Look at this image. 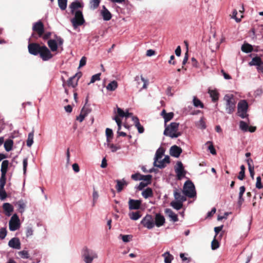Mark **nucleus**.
<instances>
[{
  "label": "nucleus",
  "instance_id": "obj_35",
  "mask_svg": "<svg viewBox=\"0 0 263 263\" xmlns=\"http://www.w3.org/2000/svg\"><path fill=\"white\" fill-rule=\"evenodd\" d=\"M162 256L164 258L165 263H171L174 258L173 256L171 255L169 252H166L163 253Z\"/></svg>",
  "mask_w": 263,
  "mask_h": 263
},
{
  "label": "nucleus",
  "instance_id": "obj_9",
  "mask_svg": "<svg viewBox=\"0 0 263 263\" xmlns=\"http://www.w3.org/2000/svg\"><path fill=\"white\" fill-rule=\"evenodd\" d=\"M175 171L178 179L180 180L185 176V171L183 164L181 161H178L175 167Z\"/></svg>",
  "mask_w": 263,
  "mask_h": 263
},
{
  "label": "nucleus",
  "instance_id": "obj_53",
  "mask_svg": "<svg viewBox=\"0 0 263 263\" xmlns=\"http://www.w3.org/2000/svg\"><path fill=\"white\" fill-rule=\"evenodd\" d=\"M7 235V230L5 228H2L0 229V238L3 239L5 238Z\"/></svg>",
  "mask_w": 263,
  "mask_h": 263
},
{
  "label": "nucleus",
  "instance_id": "obj_21",
  "mask_svg": "<svg viewBox=\"0 0 263 263\" xmlns=\"http://www.w3.org/2000/svg\"><path fill=\"white\" fill-rule=\"evenodd\" d=\"M165 213L168 215L173 222H177L178 220L177 215L171 209H165Z\"/></svg>",
  "mask_w": 263,
  "mask_h": 263
},
{
  "label": "nucleus",
  "instance_id": "obj_6",
  "mask_svg": "<svg viewBox=\"0 0 263 263\" xmlns=\"http://www.w3.org/2000/svg\"><path fill=\"white\" fill-rule=\"evenodd\" d=\"M73 14L74 16L71 20V22L73 28L76 29L85 23V20L82 12L80 10H76Z\"/></svg>",
  "mask_w": 263,
  "mask_h": 263
},
{
  "label": "nucleus",
  "instance_id": "obj_46",
  "mask_svg": "<svg viewBox=\"0 0 263 263\" xmlns=\"http://www.w3.org/2000/svg\"><path fill=\"white\" fill-rule=\"evenodd\" d=\"M6 174H1V177L0 178V189H4L5 185L6 184Z\"/></svg>",
  "mask_w": 263,
  "mask_h": 263
},
{
  "label": "nucleus",
  "instance_id": "obj_58",
  "mask_svg": "<svg viewBox=\"0 0 263 263\" xmlns=\"http://www.w3.org/2000/svg\"><path fill=\"white\" fill-rule=\"evenodd\" d=\"M23 173H24V174H26V171H27V167L28 165V158H25L23 159Z\"/></svg>",
  "mask_w": 263,
  "mask_h": 263
},
{
  "label": "nucleus",
  "instance_id": "obj_1",
  "mask_svg": "<svg viewBox=\"0 0 263 263\" xmlns=\"http://www.w3.org/2000/svg\"><path fill=\"white\" fill-rule=\"evenodd\" d=\"M179 123L172 122L170 125H165V129L163 134L171 138H178L181 135V133L178 131Z\"/></svg>",
  "mask_w": 263,
  "mask_h": 263
},
{
  "label": "nucleus",
  "instance_id": "obj_4",
  "mask_svg": "<svg viewBox=\"0 0 263 263\" xmlns=\"http://www.w3.org/2000/svg\"><path fill=\"white\" fill-rule=\"evenodd\" d=\"M183 193L185 196L189 198H194L196 196L195 185L191 181L187 180L184 183Z\"/></svg>",
  "mask_w": 263,
  "mask_h": 263
},
{
  "label": "nucleus",
  "instance_id": "obj_14",
  "mask_svg": "<svg viewBox=\"0 0 263 263\" xmlns=\"http://www.w3.org/2000/svg\"><path fill=\"white\" fill-rule=\"evenodd\" d=\"M81 75L76 73L74 76L70 77L67 81V85L69 87H75L78 85V82Z\"/></svg>",
  "mask_w": 263,
  "mask_h": 263
},
{
  "label": "nucleus",
  "instance_id": "obj_28",
  "mask_svg": "<svg viewBox=\"0 0 263 263\" xmlns=\"http://www.w3.org/2000/svg\"><path fill=\"white\" fill-rule=\"evenodd\" d=\"M129 217L133 220H137L141 217L140 211L131 212L128 213Z\"/></svg>",
  "mask_w": 263,
  "mask_h": 263
},
{
  "label": "nucleus",
  "instance_id": "obj_43",
  "mask_svg": "<svg viewBox=\"0 0 263 263\" xmlns=\"http://www.w3.org/2000/svg\"><path fill=\"white\" fill-rule=\"evenodd\" d=\"M100 3V0H90V7L92 9H97Z\"/></svg>",
  "mask_w": 263,
  "mask_h": 263
},
{
  "label": "nucleus",
  "instance_id": "obj_13",
  "mask_svg": "<svg viewBox=\"0 0 263 263\" xmlns=\"http://www.w3.org/2000/svg\"><path fill=\"white\" fill-rule=\"evenodd\" d=\"M182 152V150L181 147L177 145H173L170 148V154L173 157L178 158Z\"/></svg>",
  "mask_w": 263,
  "mask_h": 263
},
{
  "label": "nucleus",
  "instance_id": "obj_12",
  "mask_svg": "<svg viewBox=\"0 0 263 263\" xmlns=\"http://www.w3.org/2000/svg\"><path fill=\"white\" fill-rule=\"evenodd\" d=\"M39 54L43 61H48L52 58V54L50 51L45 45L42 46V49Z\"/></svg>",
  "mask_w": 263,
  "mask_h": 263
},
{
  "label": "nucleus",
  "instance_id": "obj_64",
  "mask_svg": "<svg viewBox=\"0 0 263 263\" xmlns=\"http://www.w3.org/2000/svg\"><path fill=\"white\" fill-rule=\"evenodd\" d=\"M141 175L139 173H135L131 176V178L134 180H140Z\"/></svg>",
  "mask_w": 263,
  "mask_h": 263
},
{
  "label": "nucleus",
  "instance_id": "obj_19",
  "mask_svg": "<svg viewBox=\"0 0 263 263\" xmlns=\"http://www.w3.org/2000/svg\"><path fill=\"white\" fill-rule=\"evenodd\" d=\"M165 163H170V157L168 156H165L164 159H163L162 160H158L156 165H154L160 168H163L166 166Z\"/></svg>",
  "mask_w": 263,
  "mask_h": 263
},
{
  "label": "nucleus",
  "instance_id": "obj_56",
  "mask_svg": "<svg viewBox=\"0 0 263 263\" xmlns=\"http://www.w3.org/2000/svg\"><path fill=\"white\" fill-rule=\"evenodd\" d=\"M219 247V242L217 240L214 239V240L212 241L211 243V248L212 250H216Z\"/></svg>",
  "mask_w": 263,
  "mask_h": 263
},
{
  "label": "nucleus",
  "instance_id": "obj_16",
  "mask_svg": "<svg viewBox=\"0 0 263 263\" xmlns=\"http://www.w3.org/2000/svg\"><path fill=\"white\" fill-rule=\"evenodd\" d=\"M141 204V201L140 200L129 199L128 201L129 209L130 210H138Z\"/></svg>",
  "mask_w": 263,
  "mask_h": 263
},
{
  "label": "nucleus",
  "instance_id": "obj_45",
  "mask_svg": "<svg viewBox=\"0 0 263 263\" xmlns=\"http://www.w3.org/2000/svg\"><path fill=\"white\" fill-rule=\"evenodd\" d=\"M106 136V141L107 142H110V138H112L113 136V132L111 129L107 128L105 131Z\"/></svg>",
  "mask_w": 263,
  "mask_h": 263
},
{
  "label": "nucleus",
  "instance_id": "obj_44",
  "mask_svg": "<svg viewBox=\"0 0 263 263\" xmlns=\"http://www.w3.org/2000/svg\"><path fill=\"white\" fill-rule=\"evenodd\" d=\"M58 5L62 10H64L67 8V0H58Z\"/></svg>",
  "mask_w": 263,
  "mask_h": 263
},
{
  "label": "nucleus",
  "instance_id": "obj_32",
  "mask_svg": "<svg viewBox=\"0 0 263 263\" xmlns=\"http://www.w3.org/2000/svg\"><path fill=\"white\" fill-rule=\"evenodd\" d=\"M82 7V6L81 4L79 2H73L69 6V8L71 9V12L72 14H74L76 9Z\"/></svg>",
  "mask_w": 263,
  "mask_h": 263
},
{
  "label": "nucleus",
  "instance_id": "obj_5",
  "mask_svg": "<svg viewBox=\"0 0 263 263\" xmlns=\"http://www.w3.org/2000/svg\"><path fill=\"white\" fill-rule=\"evenodd\" d=\"M248 108V104L246 100H240L237 105V114L238 116L242 119L248 116L247 111Z\"/></svg>",
  "mask_w": 263,
  "mask_h": 263
},
{
  "label": "nucleus",
  "instance_id": "obj_7",
  "mask_svg": "<svg viewBox=\"0 0 263 263\" xmlns=\"http://www.w3.org/2000/svg\"><path fill=\"white\" fill-rule=\"evenodd\" d=\"M141 224L148 229H152L155 227L154 220L153 216L147 214L141 221Z\"/></svg>",
  "mask_w": 263,
  "mask_h": 263
},
{
  "label": "nucleus",
  "instance_id": "obj_22",
  "mask_svg": "<svg viewBox=\"0 0 263 263\" xmlns=\"http://www.w3.org/2000/svg\"><path fill=\"white\" fill-rule=\"evenodd\" d=\"M261 58L259 57H255L253 58L251 61L249 63V65L251 66H256L257 67H259L262 63Z\"/></svg>",
  "mask_w": 263,
  "mask_h": 263
},
{
  "label": "nucleus",
  "instance_id": "obj_33",
  "mask_svg": "<svg viewBox=\"0 0 263 263\" xmlns=\"http://www.w3.org/2000/svg\"><path fill=\"white\" fill-rule=\"evenodd\" d=\"M118 87V83L116 81L114 80L111 81L107 86L106 89L108 91H114Z\"/></svg>",
  "mask_w": 263,
  "mask_h": 263
},
{
  "label": "nucleus",
  "instance_id": "obj_2",
  "mask_svg": "<svg viewBox=\"0 0 263 263\" xmlns=\"http://www.w3.org/2000/svg\"><path fill=\"white\" fill-rule=\"evenodd\" d=\"M226 111L228 114H232L235 110L236 102L233 95L227 94L224 96Z\"/></svg>",
  "mask_w": 263,
  "mask_h": 263
},
{
  "label": "nucleus",
  "instance_id": "obj_24",
  "mask_svg": "<svg viewBox=\"0 0 263 263\" xmlns=\"http://www.w3.org/2000/svg\"><path fill=\"white\" fill-rule=\"evenodd\" d=\"M116 181L117 182L116 188L118 192H120L123 190L124 186L127 185V182L124 179L117 180Z\"/></svg>",
  "mask_w": 263,
  "mask_h": 263
},
{
  "label": "nucleus",
  "instance_id": "obj_25",
  "mask_svg": "<svg viewBox=\"0 0 263 263\" xmlns=\"http://www.w3.org/2000/svg\"><path fill=\"white\" fill-rule=\"evenodd\" d=\"M48 45L51 51H56L58 49V43L55 40H49L47 42Z\"/></svg>",
  "mask_w": 263,
  "mask_h": 263
},
{
  "label": "nucleus",
  "instance_id": "obj_15",
  "mask_svg": "<svg viewBox=\"0 0 263 263\" xmlns=\"http://www.w3.org/2000/svg\"><path fill=\"white\" fill-rule=\"evenodd\" d=\"M10 247L15 249H21V242L20 239L17 237H13L8 242Z\"/></svg>",
  "mask_w": 263,
  "mask_h": 263
},
{
  "label": "nucleus",
  "instance_id": "obj_61",
  "mask_svg": "<svg viewBox=\"0 0 263 263\" xmlns=\"http://www.w3.org/2000/svg\"><path fill=\"white\" fill-rule=\"evenodd\" d=\"M114 120H115L117 124L118 125V130H120L121 128V125H122V121L121 120L118 118L117 117H115L113 118Z\"/></svg>",
  "mask_w": 263,
  "mask_h": 263
},
{
  "label": "nucleus",
  "instance_id": "obj_42",
  "mask_svg": "<svg viewBox=\"0 0 263 263\" xmlns=\"http://www.w3.org/2000/svg\"><path fill=\"white\" fill-rule=\"evenodd\" d=\"M105 145H106L107 147L109 148L112 152H115L121 148L120 146H117L114 144H110V142H107L106 144L105 143Z\"/></svg>",
  "mask_w": 263,
  "mask_h": 263
},
{
  "label": "nucleus",
  "instance_id": "obj_50",
  "mask_svg": "<svg viewBox=\"0 0 263 263\" xmlns=\"http://www.w3.org/2000/svg\"><path fill=\"white\" fill-rule=\"evenodd\" d=\"M100 76H101V73H97V74H96L95 75H93L91 77V78L90 82L88 84L89 85L90 84L93 83L97 81L100 80Z\"/></svg>",
  "mask_w": 263,
  "mask_h": 263
},
{
  "label": "nucleus",
  "instance_id": "obj_29",
  "mask_svg": "<svg viewBox=\"0 0 263 263\" xmlns=\"http://www.w3.org/2000/svg\"><path fill=\"white\" fill-rule=\"evenodd\" d=\"M142 195L145 199L152 197L153 196L152 189L150 187L146 188L142 192Z\"/></svg>",
  "mask_w": 263,
  "mask_h": 263
},
{
  "label": "nucleus",
  "instance_id": "obj_30",
  "mask_svg": "<svg viewBox=\"0 0 263 263\" xmlns=\"http://www.w3.org/2000/svg\"><path fill=\"white\" fill-rule=\"evenodd\" d=\"M13 145V141L11 139H7L4 143V147L7 152H10L12 150Z\"/></svg>",
  "mask_w": 263,
  "mask_h": 263
},
{
  "label": "nucleus",
  "instance_id": "obj_49",
  "mask_svg": "<svg viewBox=\"0 0 263 263\" xmlns=\"http://www.w3.org/2000/svg\"><path fill=\"white\" fill-rule=\"evenodd\" d=\"M210 144V145L208 146V149L209 151L210 152V153L212 154V155H216V151L213 145V143L211 141H208L206 143V144Z\"/></svg>",
  "mask_w": 263,
  "mask_h": 263
},
{
  "label": "nucleus",
  "instance_id": "obj_11",
  "mask_svg": "<svg viewBox=\"0 0 263 263\" xmlns=\"http://www.w3.org/2000/svg\"><path fill=\"white\" fill-rule=\"evenodd\" d=\"M32 30L33 31L36 32L39 37H42L44 33V26L43 23L39 21L33 24Z\"/></svg>",
  "mask_w": 263,
  "mask_h": 263
},
{
  "label": "nucleus",
  "instance_id": "obj_34",
  "mask_svg": "<svg viewBox=\"0 0 263 263\" xmlns=\"http://www.w3.org/2000/svg\"><path fill=\"white\" fill-rule=\"evenodd\" d=\"M9 164V161L7 160H4L2 162V165H1V169L2 174H6V175Z\"/></svg>",
  "mask_w": 263,
  "mask_h": 263
},
{
  "label": "nucleus",
  "instance_id": "obj_23",
  "mask_svg": "<svg viewBox=\"0 0 263 263\" xmlns=\"http://www.w3.org/2000/svg\"><path fill=\"white\" fill-rule=\"evenodd\" d=\"M161 115L164 118L165 125L166 122L172 120L174 117V114L173 112L166 113L164 109L161 111Z\"/></svg>",
  "mask_w": 263,
  "mask_h": 263
},
{
  "label": "nucleus",
  "instance_id": "obj_8",
  "mask_svg": "<svg viewBox=\"0 0 263 263\" xmlns=\"http://www.w3.org/2000/svg\"><path fill=\"white\" fill-rule=\"evenodd\" d=\"M20 219L16 214H14L11 217L9 222V229L11 231H14L20 228Z\"/></svg>",
  "mask_w": 263,
  "mask_h": 263
},
{
  "label": "nucleus",
  "instance_id": "obj_54",
  "mask_svg": "<svg viewBox=\"0 0 263 263\" xmlns=\"http://www.w3.org/2000/svg\"><path fill=\"white\" fill-rule=\"evenodd\" d=\"M7 195L4 189H0V199L1 200H4L7 198Z\"/></svg>",
  "mask_w": 263,
  "mask_h": 263
},
{
  "label": "nucleus",
  "instance_id": "obj_39",
  "mask_svg": "<svg viewBox=\"0 0 263 263\" xmlns=\"http://www.w3.org/2000/svg\"><path fill=\"white\" fill-rule=\"evenodd\" d=\"M193 105L196 107H199L201 108H203L204 107L203 104L197 99L196 97H194L193 100Z\"/></svg>",
  "mask_w": 263,
  "mask_h": 263
},
{
  "label": "nucleus",
  "instance_id": "obj_27",
  "mask_svg": "<svg viewBox=\"0 0 263 263\" xmlns=\"http://www.w3.org/2000/svg\"><path fill=\"white\" fill-rule=\"evenodd\" d=\"M245 190H246V188L244 186H241L239 188V193L238 200V204L239 205H241L244 201V199L243 198L242 196L245 192Z\"/></svg>",
  "mask_w": 263,
  "mask_h": 263
},
{
  "label": "nucleus",
  "instance_id": "obj_17",
  "mask_svg": "<svg viewBox=\"0 0 263 263\" xmlns=\"http://www.w3.org/2000/svg\"><path fill=\"white\" fill-rule=\"evenodd\" d=\"M164 217L160 214H156L155 215V226L156 225L157 227H160L162 226L165 223Z\"/></svg>",
  "mask_w": 263,
  "mask_h": 263
},
{
  "label": "nucleus",
  "instance_id": "obj_51",
  "mask_svg": "<svg viewBox=\"0 0 263 263\" xmlns=\"http://www.w3.org/2000/svg\"><path fill=\"white\" fill-rule=\"evenodd\" d=\"M120 237L122 238V240L124 242H128L132 240L133 236L130 235H120Z\"/></svg>",
  "mask_w": 263,
  "mask_h": 263
},
{
  "label": "nucleus",
  "instance_id": "obj_52",
  "mask_svg": "<svg viewBox=\"0 0 263 263\" xmlns=\"http://www.w3.org/2000/svg\"><path fill=\"white\" fill-rule=\"evenodd\" d=\"M33 234V230L31 227H27L26 230V235L27 237L31 236Z\"/></svg>",
  "mask_w": 263,
  "mask_h": 263
},
{
  "label": "nucleus",
  "instance_id": "obj_41",
  "mask_svg": "<svg viewBox=\"0 0 263 263\" xmlns=\"http://www.w3.org/2000/svg\"><path fill=\"white\" fill-rule=\"evenodd\" d=\"M209 93L213 101H216L218 99V93L216 90H210L209 91Z\"/></svg>",
  "mask_w": 263,
  "mask_h": 263
},
{
  "label": "nucleus",
  "instance_id": "obj_26",
  "mask_svg": "<svg viewBox=\"0 0 263 263\" xmlns=\"http://www.w3.org/2000/svg\"><path fill=\"white\" fill-rule=\"evenodd\" d=\"M164 151L163 149L159 148L157 150L155 157L154 159V165H156V163H157L159 159H161L164 154Z\"/></svg>",
  "mask_w": 263,
  "mask_h": 263
},
{
  "label": "nucleus",
  "instance_id": "obj_31",
  "mask_svg": "<svg viewBox=\"0 0 263 263\" xmlns=\"http://www.w3.org/2000/svg\"><path fill=\"white\" fill-rule=\"evenodd\" d=\"M4 210L7 212L8 215H10L11 213L13 211V206L9 203H4L3 205Z\"/></svg>",
  "mask_w": 263,
  "mask_h": 263
},
{
  "label": "nucleus",
  "instance_id": "obj_55",
  "mask_svg": "<svg viewBox=\"0 0 263 263\" xmlns=\"http://www.w3.org/2000/svg\"><path fill=\"white\" fill-rule=\"evenodd\" d=\"M92 197H93V204L92 205L94 206L98 197L99 195L98 192L95 190V188H93V191L92 193Z\"/></svg>",
  "mask_w": 263,
  "mask_h": 263
},
{
  "label": "nucleus",
  "instance_id": "obj_18",
  "mask_svg": "<svg viewBox=\"0 0 263 263\" xmlns=\"http://www.w3.org/2000/svg\"><path fill=\"white\" fill-rule=\"evenodd\" d=\"M174 196L176 201L183 202L186 200V196L182 195L181 192L176 189L174 191Z\"/></svg>",
  "mask_w": 263,
  "mask_h": 263
},
{
  "label": "nucleus",
  "instance_id": "obj_40",
  "mask_svg": "<svg viewBox=\"0 0 263 263\" xmlns=\"http://www.w3.org/2000/svg\"><path fill=\"white\" fill-rule=\"evenodd\" d=\"M33 137L34 134L33 132H31L29 133L28 136V139L27 140V145L28 147H31L33 143Z\"/></svg>",
  "mask_w": 263,
  "mask_h": 263
},
{
  "label": "nucleus",
  "instance_id": "obj_48",
  "mask_svg": "<svg viewBox=\"0 0 263 263\" xmlns=\"http://www.w3.org/2000/svg\"><path fill=\"white\" fill-rule=\"evenodd\" d=\"M152 177V176L151 175H141V176L140 178V180L145 181L147 182L146 183H147V184H148L151 183Z\"/></svg>",
  "mask_w": 263,
  "mask_h": 263
},
{
  "label": "nucleus",
  "instance_id": "obj_47",
  "mask_svg": "<svg viewBox=\"0 0 263 263\" xmlns=\"http://www.w3.org/2000/svg\"><path fill=\"white\" fill-rule=\"evenodd\" d=\"M239 128L243 132H247L248 130V125L245 122L240 121L239 122Z\"/></svg>",
  "mask_w": 263,
  "mask_h": 263
},
{
  "label": "nucleus",
  "instance_id": "obj_10",
  "mask_svg": "<svg viewBox=\"0 0 263 263\" xmlns=\"http://www.w3.org/2000/svg\"><path fill=\"white\" fill-rule=\"evenodd\" d=\"M42 48V46H40L37 43H30L28 46L29 52L34 55L39 54Z\"/></svg>",
  "mask_w": 263,
  "mask_h": 263
},
{
  "label": "nucleus",
  "instance_id": "obj_57",
  "mask_svg": "<svg viewBox=\"0 0 263 263\" xmlns=\"http://www.w3.org/2000/svg\"><path fill=\"white\" fill-rule=\"evenodd\" d=\"M256 187L258 189H260L262 187V185L261 184V179L260 176H258L256 178Z\"/></svg>",
  "mask_w": 263,
  "mask_h": 263
},
{
  "label": "nucleus",
  "instance_id": "obj_60",
  "mask_svg": "<svg viewBox=\"0 0 263 263\" xmlns=\"http://www.w3.org/2000/svg\"><path fill=\"white\" fill-rule=\"evenodd\" d=\"M135 126L137 127L139 133L142 134L144 132V129L142 125H141L140 122L137 123L135 125Z\"/></svg>",
  "mask_w": 263,
  "mask_h": 263
},
{
  "label": "nucleus",
  "instance_id": "obj_63",
  "mask_svg": "<svg viewBox=\"0 0 263 263\" xmlns=\"http://www.w3.org/2000/svg\"><path fill=\"white\" fill-rule=\"evenodd\" d=\"M180 257L183 261H186L187 263H189L191 261V258L185 257L184 253H180Z\"/></svg>",
  "mask_w": 263,
  "mask_h": 263
},
{
  "label": "nucleus",
  "instance_id": "obj_36",
  "mask_svg": "<svg viewBox=\"0 0 263 263\" xmlns=\"http://www.w3.org/2000/svg\"><path fill=\"white\" fill-rule=\"evenodd\" d=\"M170 204L174 209L179 210L182 208L183 202L175 200L172 201Z\"/></svg>",
  "mask_w": 263,
  "mask_h": 263
},
{
  "label": "nucleus",
  "instance_id": "obj_62",
  "mask_svg": "<svg viewBox=\"0 0 263 263\" xmlns=\"http://www.w3.org/2000/svg\"><path fill=\"white\" fill-rule=\"evenodd\" d=\"M20 256H21V257H22L23 258H28L29 256V254L28 253L27 251H21L19 253Z\"/></svg>",
  "mask_w": 263,
  "mask_h": 263
},
{
  "label": "nucleus",
  "instance_id": "obj_37",
  "mask_svg": "<svg viewBox=\"0 0 263 263\" xmlns=\"http://www.w3.org/2000/svg\"><path fill=\"white\" fill-rule=\"evenodd\" d=\"M16 204L17 205L18 211H19V212H20L21 213H23L25 211V209L26 207V204L23 201V200H21L18 201L16 203Z\"/></svg>",
  "mask_w": 263,
  "mask_h": 263
},
{
  "label": "nucleus",
  "instance_id": "obj_3",
  "mask_svg": "<svg viewBox=\"0 0 263 263\" xmlns=\"http://www.w3.org/2000/svg\"><path fill=\"white\" fill-rule=\"evenodd\" d=\"M82 256L85 263H92L94 259L98 258V254L94 250L84 247L82 251Z\"/></svg>",
  "mask_w": 263,
  "mask_h": 263
},
{
  "label": "nucleus",
  "instance_id": "obj_20",
  "mask_svg": "<svg viewBox=\"0 0 263 263\" xmlns=\"http://www.w3.org/2000/svg\"><path fill=\"white\" fill-rule=\"evenodd\" d=\"M101 14L104 21H109L111 18V14L104 6L101 11Z\"/></svg>",
  "mask_w": 263,
  "mask_h": 263
},
{
  "label": "nucleus",
  "instance_id": "obj_38",
  "mask_svg": "<svg viewBox=\"0 0 263 263\" xmlns=\"http://www.w3.org/2000/svg\"><path fill=\"white\" fill-rule=\"evenodd\" d=\"M241 50L245 53H249L253 50V47L249 44H245L241 46Z\"/></svg>",
  "mask_w": 263,
  "mask_h": 263
},
{
  "label": "nucleus",
  "instance_id": "obj_59",
  "mask_svg": "<svg viewBox=\"0 0 263 263\" xmlns=\"http://www.w3.org/2000/svg\"><path fill=\"white\" fill-rule=\"evenodd\" d=\"M141 80L143 82V85L142 88L140 89V91H141L142 89H146L148 84V80L145 79L142 76H141Z\"/></svg>",
  "mask_w": 263,
  "mask_h": 263
}]
</instances>
